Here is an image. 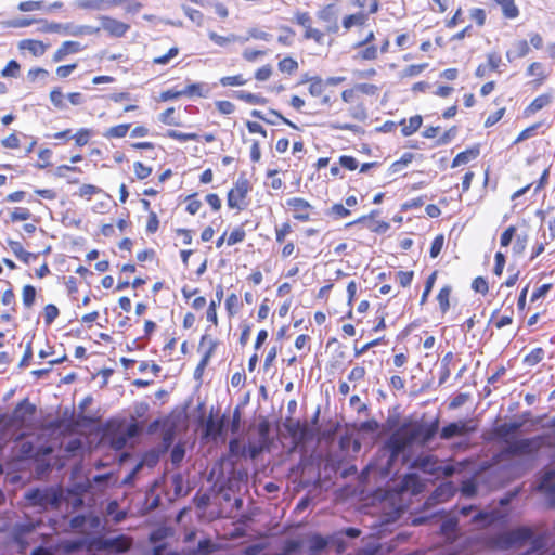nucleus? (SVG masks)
<instances>
[{
  "label": "nucleus",
  "instance_id": "nucleus-13",
  "mask_svg": "<svg viewBox=\"0 0 555 555\" xmlns=\"http://www.w3.org/2000/svg\"><path fill=\"white\" fill-rule=\"evenodd\" d=\"M103 545L105 548L116 553H124L131 546V540L126 535H117L104 540Z\"/></svg>",
  "mask_w": 555,
  "mask_h": 555
},
{
  "label": "nucleus",
  "instance_id": "nucleus-37",
  "mask_svg": "<svg viewBox=\"0 0 555 555\" xmlns=\"http://www.w3.org/2000/svg\"><path fill=\"white\" fill-rule=\"evenodd\" d=\"M171 483L177 496L186 494L184 489V477L181 473H177L171 476Z\"/></svg>",
  "mask_w": 555,
  "mask_h": 555
},
{
  "label": "nucleus",
  "instance_id": "nucleus-21",
  "mask_svg": "<svg viewBox=\"0 0 555 555\" xmlns=\"http://www.w3.org/2000/svg\"><path fill=\"white\" fill-rule=\"evenodd\" d=\"M223 298V286L217 285L216 287V299L211 300L208 310H207V320L209 322H212L214 324H217V306L220 305L221 300Z\"/></svg>",
  "mask_w": 555,
  "mask_h": 555
},
{
  "label": "nucleus",
  "instance_id": "nucleus-20",
  "mask_svg": "<svg viewBox=\"0 0 555 555\" xmlns=\"http://www.w3.org/2000/svg\"><path fill=\"white\" fill-rule=\"evenodd\" d=\"M552 102V95L541 94L537 96L525 109V115L530 116L541 111Z\"/></svg>",
  "mask_w": 555,
  "mask_h": 555
},
{
  "label": "nucleus",
  "instance_id": "nucleus-7",
  "mask_svg": "<svg viewBox=\"0 0 555 555\" xmlns=\"http://www.w3.org/2000/svg\"><path fill=\"white\" fill-rule=\"evenodd\" d=\"M36 412V406L27 399L22 400L11 414L9 424L23 427L28 425Z\"/></svg>",
  "mask_w": 555,
  "mask_h": 555
},
{
  "label": "nucleus",
  "instance_id": "nucleus-14",
  "mask_svg": "<svg viewBox=\"0 0 555 555\" xmlns=\"http://www.w3.org/2000/svg\"><path fill=\"white\" fill-rule=\"evenodd\" d=\"M455 488L451 482L441 483L429 496L430 503H441L454 494Z\"/></svg>",
  "mask_w": 555,
  "mask_h": 555
},
{
  "label": "nucleus",
  "instance_id": "nucleus-2",
  "mask_svg": "<svg viewBox=\"0 0 555 555\" xmlns=\"http://www.w3.org/2000/svg\"><path fill=\"white\" fill-rule=\"evenodd\" d=\"M495 545L499 548L512 551L516 555H530L544 547V539L530 528L522 527L500 534Z\"/></svg>",
  "mask_w": 555,
  "mask_h": 555
},
{
  "label": "nucleus",
  "instance_id": "nucleus-10",
  "mask_svg": "<svg viewBox=\"0 0 555 555\" xmlns=\"http://www.w3.org/2000/svg\"><path fill=\"white\" fill-rule=\"evenodd\" d=\"M287 206L293 208L294 218L299 221H308L310 219L309 209L312 208L309 202L300 197H293L287 199Z\"/></svg>",
  "mask_w": 555,
  "mask_h": 555
},
{
  "label": "nucleus",
  "instance_id": "nucleus-36",
  "mask_svg": "<svg viewBox=\"0 0 555 555\" xmlns=\"http://www.w3.org/2000/svg\"><path fill=\"white\" fill-rule=\"evenodd\" d=\"M129 129H130L129 124L117 125V126L111 127L105 132L104 135L106 138H124L127 134V132L129 131Z\"/></svg>",
  "mask_w": 555,
  "mask_h": 555
},
{
  "label": "nucleus",
  "instance_id": "nucleus-41",
  "mask_svg": "<svg viewBox=\"0 0 555 555\" xmlns=\"http://www.w3.org/2000/svg\"><path fill=\"white\" fill-rule=\"evenodd\" d=\"M23 304L25 307L30 308L34 305L36 298V289L31 285H25L23 287Z\"/></svg>",
  "mask_w": 555,
  "mask_h": 555
},
{
  "label": "nucleus",
  "instance_id": "nucleus-4",
  "mask_svg": "<svg viewBox=\"0 0 555 555\" xmlns=\"http://www.w3.org/2000/svg\"><path fill=\"white\" fill-rule=\"evenodd\" d=\"M543 446V437L506 440L504 453L509 456H533Z\"/></svg>",
  "mask_w": 555,
  "mask_h": 555
},
{
  "label": "nucleus",
  "instance_id": "nucleus-24",
  "mask_svg": "<svg viewBox=\"0 0 555 555\" xmlns=\"http://www.w3.org/2000/svg\"><path fill=\"white\" fill-rule=\"evenodd\" d=\"M422 117L420 115L412 116L408 121L404 119L401 121V132L404 137H409L416 132L422 126Z\"/></svg>",
  "mask_w": 555,
  "mask_h": 555
},
{
  "label": "nucleus",
  "instance_id": "nucleus-64",
  "mask_svg": "<svg viewBox=\"0 0 555 555\" xmlns=\"http://www.w3.org/2000/svg\"><path fill=\"white\" fill-rule=\"evenodd\" d=\"M472 288L477 293L486 294L489 289L488 282L482 276H478L473 281Z\"/></svg>",
  "mask_w": 555,
  "mask_h": 555
},
{
  "label": "nucleus",
  "instance_id": "nucleus-23",
  "mask_svg": "<svg viewBox=\"0 0 555 555\" xmlns=\"http://www.w3.org/2000/svg\"><path fill=\"white\" fill-rule=\"evenodd\" d=\"M367 21V14L364 12H358L354 14L347 15L343 18V27L349 30L353 26H362Z\"/></svg>",
  "mask_w": 555,
  "mask_h": 555
},
{
  "label": "nucleus",
  "instance_id": "nucleus-5",
  "mask_svg": "<svg viewBox=\"0 0 555 555\" xmlns=\"http://www.w3.org/2000/svg\"><path fill=\"white\" fill-rule=\"evenodd\" d=\"M39 23L41 26L39 27V31L41 33H57L65 36H85V35H93L96 34L100 28H94L89 25H75L73 23H54L48 22L46 20H40Z\"/></svg>",
  "mask_w": 555,
  "mask_h": 555
},
{
  "label": "nucleus",
  "instance_id": "nucleus-32",
  "mask_svg": "<svg viewBox=\"0 0 555 555\" xmlns=\"http://www.w3.org/2000/svg\"><path fill=\"white\" fill-rule=\"evenodd\" d=\"M451 291H452L451 286L447 285V286H443L437 295V300L439 302V307H440V310L442 311V313H446L450 307L449 298H450Z\"/></svg>",
  "mask_w": 555,
  "mask_h": 555
},
{
  "label": "nucleus",
  "instance_id": "nucleus-16",
  "mask_svg": "<svg viewBox=\"0 0 555 555\" xmlns=\"http://www.w3.org/2000/svg\"><path fill=\"white\" fill-rule=\"evenodd\" d=\"M328 541L319 534H313L307 540V555H321Z\"/></svg>",
  "mask_w": 555,
  "mask_h": 555
},
{
  "label": "nucleus",
  "instance_id": "nucleus-58",
  "mask_svg": "<svg viewBox=\"0 0 555 555\" xmlns=\"http://www.w3.org/2000/svg\"><path fill=\"white\" fill-rule=\"evenodd\" d=\"M18 70H20V64L16 61L12 60L2 69L1 75L3 77H16Z\"/></svg>",
  "mask_w": 555,
  "mask_h": 555
},
{
  "label": "nucleus",
  "instance_id": "nucleus-33",
  "mask_svg": "<svg viewBox=\"0 0 555 555\" xmlns=\"http://www.w3.org/2000/svg\"><path fill=\"white\" fill-rule=\"evenodd\" d=\"M280 72L293 74L298 69V62L291 56L284 57L278 64Z\"/></svg>",
  "mask_w": 555,
  "mask_h": 555
},
{
  "label": "nucleus",
  "instance_id": "nucleus-43",
  "mask_svg": "<svg viewBox=\"0 0 555 555\" xmlns=\"http://www.w3.org/2000/svg\"><path fill=\"white\" fill-rule=\"evenodd\" d=\"M456 527L457 521L453 518H450L441 524L440 530L448 539H451L456 531Z\"/></svg>",
  "mask_w": 555,
  "mask_h": 555
},
{
  "label": "nucleus",
  "instance_id": "nucleus-61",
  "mask_svg": "<svg viewBox=\"0 0 555 555\" xmlns=\"http://www.w3.org/2000/svg\"><path fill=\"white\" fill-rule=\"evenodd\" d=\"M133 168L137 178L140 180L147 178L152 172V169L150 167L144 166L141 162H135Z\"/></svg>",
  "mask_w": 555,
  "mask_h": 555
},
{
  "label": "nucleus",
  "instance_id": "nucleus-28",
  "mask_svg": "<svg viewBox=\"0 0 555 555\" xmlns=\"http://www.w3.org/2000/svg\"><path fill=\"white\" fill-rule=\"evenodd\" d=\"M317 16L320 21L328 24L337 18V10L334 3L327 4L318 11Z\"/></svg>",
  "mask_w": 555,
  "mask_h": 555
},
{
  "label": "nucleus",
  "instance_id": "nucleus-15",
  "mask_svg": "<svg viewBox=\"0 0 555 555\" xmlns=\"http://www.w3.org/2000/svg\"><path fill=\"white\" fill-rule=\"evenodd\" d=\"M81 44L77 41H65L62 46L54 52L52 60L54 62H61L64 57L72 53H77L81 51Z\"/></svg>",
  "mask_w": 555,
  "mask_h": 555
},
{
  "label": "nucleus",
  "instance_id": "nucleus-39",
  "mask_svg": "<svg viewBox=\"0 0 555 555\" xmlns=\"http://www.w3.org/2000/svg\"><path fill=\"white\" fill-rule=\"evenodd\" d=\"M159 461V453L155 450L146 452L141 461V463L137 466V472L142 465H146L147 467H154Z\"/></svg>",
  "mask_w": 555,
  "mask_h": 555
},
{
  "label": "nucleus",
  "instance_id": "nucleus-62",
  "mask_svg": "<svg viewBox=\"0 0 555 555\" xmlns=\"http://www.w3.org/2000/svg\"><path fill=\"white\" fill-rule=\"evenodd\" d=\"M428 66L427 63H423V64H416V65H410L408 67L404 68L403 70V76L404 77H413V76H417L418 74H421L426 67Z\"/></svg>",
  "mask_w": 555,
  "mask_h": 555
},
{
  "label": "nucleus",
  "instance_id": "nucleus-22",
  "mask_svg": "<svg viewBox=\"0 0 555 555\" xmlns=\"http://www.w3.org/2000/svg\"><path fill=\"white\" fill-rule=\"evenodd\" d=\"M224 423L223 420L216 421L211 416L207 420L205 425V436L214 439L221 436L223 431Z\"/></svg>",
  "mask_w": 555,
  "mask_h": 555
},
{
  "label": "nucleus",
  "instance_id": "nucleus-8",
  "mask_svg": "<svg viewBox=\"0 0 555 555\" xmlns=\"http://www.w3.org/2000/svg\"><path fill=\"white\" fill-rule=\"evenodd\" d=\"M248 191V180L244 177H240L235 183L234 189H231L228 193V206L230 208L242 209L240 204L246 197Z\"/></svg>",
  "mask_w": 555,
  "mask_h": 555
},
{
  "label": "nucleus",
  "instance_id": "nucleus-38",
  "mask_svg": "<svg viewBox=\"0 0 555 555\" xmlns=\"http://www.w3.org/2000/svg\"><path fill=\"white\" fill-rule=\"evenodd\" d=\"M268 115L270 116H273L274 118H270L268 116H266V119L263 120L264 122L269 124V125H276V119L281 120L282 122H284L285 125L294 128V129H298V127L292 122L291 120H288L287 118H285L284 116H282L278 111L275 109H269L268 112Z\"/></svg>",
  "mask_w": 555,
  "mask_h": 555
},
{
  "label": "nucleus",
  "instance_id": "nucleus-34",
  "mask_svg": "<svg viewBox=\"0 0 555 555\" xmlns=\"http://www.w3.org/2000/svg\"><path fill=\"white\" fill-rule=\"evenodd\" d=\"M216 551V545L209 539L201 540L196 550L193 551L194 555H207Z\"/></svg>",
  "mask_w": 555,
  "mask_h": 555
},
{
  "label": "nucleus",
  "instance_id": "nucleus-55",
  "mask_svg": "<svg viewBox=\"0 0 555 555\" xmlns=\"http://www.w3.org/2000/svg\"><path fill=\"white\" fill-rule=\"evenodd\" d=\"M295 21L298 25L305 28V31L308 29V27L312 26V20L308 12H297L295 14Z\"/></svg>",
  "mask_w": 555,
  "mask_h": 555
},
{
  "label": "nucleus",
  "instance_id": "nucleus-46",
  "mask_svg": "<svg viewBox=\"0 0 555 555\" xmlns=\"http://www.w3.org/2000/svg\"><path fill=\"white\" fill-rule=\"evenodd\" d=\"M543 356H544L543 349L535 348L525 357V363L528 365H531V366L535 365L543 359Z\"/></svg>",
  "mask_w": 555,
  "mask_h": 555
},
{
  "label": "nucleus",
  "instance_id": "nucleus-19",
  "mask_svg": "<svg viewBox=\"0 0 555 555\" xmlns=\"http://www.w3.org/2000/svg\"><path fill=\"white\" fill-rule=\"evenodd\" d=\"M8 245L11 251L26 264H28L31 260L37 258L35 254L26 251L20 242L9 240Z\"/></svg>",
  "mask_w": 555,
  "mask_h": 555
},
{
  "label": "nucleus",
  "instance_id": "nucleus-3",
  "mask_svg": "<svg viewBox=\"0 0 555 555\" xmlns=\"http://www.w3.org/2000/svg\"><path fill=\"white\" fill-rule=\"evenodd\" d=\"M62 492L54 486L31 487L24 492V500L29 507L46 512L60 505Z\"/></svg>",
  "mask_w": 555,
  "mask_h": 555
},
{
  "label": "nucleus",
  "instance_id": "nucleus-35",
  "mask_svg": "<svg viewBox=\"0 0 555 555\" xmlns=\"http://www.w3.org/2000/svg\"><path fill=\"white\" fill-rule=\"evenodd\" d=\"M185 456V448L182 443L176 444L170 453L171 464L179 466Z\"/></svg>",
  "mask_w": 555,
  "mask_h": 555
},
{
  "label": "nucleus",
  "instance_id": "nucleus-12",
  "mask_svg": "<svg viewBox=\"0 0 555 555\" xmlns=\"http://www.w3.org/2000/svg\"><path fill=\"white\" fill-rule=\"evenodd\" d=\"M475 430L474 427H468L466 422H454L444 426L440 431V438L449 440L455 436H462L469 431Z\"/></svg>",
  "mask_w": 555,
  "mask_h": 555
},
{
  "label": "nucleus",
  "instance_id": "nucleus-9",
  "mask_svg": "<svg viewBox=\"0 0 555 555\" xmlns=\"http://www.w3.org/2000/svg\"><path fill=\"white\" fill-rule=\"evenodd\" d=\"M538 490L542 492L551 506L555 505V472H545L539 482Z\"/></svg>",
  "mask_w": 555,
  "mask_h": 555
},
{
  "label": "nucleus",
  "instance_id": "nucleus-56",
  "mask_svg": "<svg viewBox=\"0 0 555 555\" xmlns=\"http://www.w3.org/2000/svg\"><path fill=\"white\" fill-rule=\"evenodd\" d=\"M17 8L21 12H30V11L40 10L42 8V1H33V0L22 1L18 3Z\"/></svg>",
  "mask_w": 555,
  "mask_h": 555
},
{
  "label": "nucleus",
  "instance_id": "nucleus-6",
  "mask_svg": "<svg viewBox=\"0 0 555 555\" xmlns=\"http://www.w3.org/2000/svg\"><path fill=\"white\" fill-rule=\"evenodd\" d=\"M416 466L425 474L439 477H450L455 473V467L451 464H443L435 456H424L416 460Z\"/></svg>",
  "mask_w": 555,
  "mask_h": 555
},
{
  "label": "nucleus",
  "instance_id": "nucleus-26",
  "mask_svg": "<svg viewBox=\"0 0 555 555\" xmlns=\"http://www.w3.org/2000/svg\"><path fill=\"white\" fill-rule=\"evenodd\" d=\"M234 96L238 100H242L246 103L254 104V105H263L267 102L266 98L258 95V94L247 92V91H243V90L235 91Z\"/></svg>",
  "mask_w": 555,
  "mask_h": 555
},
{
  "label": "nucleus",
  "instance_id": "nucleus-53",
  "mask_svg": "<svg viewBox=\"0 0 555 555\" xmlns=\"http://www.w3.org/2000/svg\"><path fill=\"white\" fill-rule=\"evenodd\" d=\"M444 244V237L442 234L437 235L430 246V257L436 258L441 253V249Z\"/></svg>",
  "mask_w": 555,
  "mask_h": 555
},
{
  "label": "nucleus",
  "instance_id": "nucleus-50",
  "mask_svg": "<svg viewBox=\"0 0 555 555\" xmlns=\"http://www.w3.org/2000/svg\"><path fill=\"white\" fill-rule=\"evenodd\" d=\"M378 56V50L375 46H369L365 49L361 50L356 57L366 61L376 60Z\"/></svg>",
  "mask_w": 555,
  "mask_h": 555
},
{
  "label": "nucleus",
  "instance_id": "nucleus-59",
  "mask_svg": "<svg viewBox=\"0 0 555 555\" xmlns=\"http://www.w3.org/2000/svg\"><path fill=\"white\" fill-rule=\"evenodd\" d=\"M59 315V309L56 306L49 304L44 307V321L50 325Z\"/></svg>",
  "mask_w": 555,
  "mask_h": 555
},
{
  "label": "nucleus",
  "instance_id": "nucleus-31",
  "mask_svg": "<svg viewBox=\"0 0 555 555\" xmlns=\"http://www.w3.org/2000/svg\"><path fill=\"white\" fill-rule=\"evenodd\" d=\"M414 158V155L412 153H404L400 159L393 162L390 167L389 171L391 175L397 173L401 171L404 167H406Z\"/></svg>",
  "mask_w": 555,
  "mask_h": 555
},
{
  "label": "nucleus",
  "instance_id": "nucleus-27",
  "mask_svg": "<svg viewBox=\"0 0 555 555\" xmlns=\"http://www.w3.org/2000/svg\"><path fill=\"white\" fill-rule=\"evenodd\" d=\"M502 9V12L507 18H515L519 14V10L516 7L514 0H493Z\"/></svg>",
  "mask_w": 555,
  "mask_h": 555
},
{
  "label": "nucleus",
  "instance_id": "nucleus-45",
  "mask_svg": "<svg viewBox=\"0 0 555 555\" xmlns=\"http://www.w3.org/2000/svg\"><path fill=\"white\" fill-rule=\"evenodd\" d=\"M184 14L194 23H196L198 26L203 24L204 15L198 10H195L193 8L182 5Z\"/></svg>",
  "mask_w": 555,
  "mask_h": 555
},
{
  "label": "nucleus",
  "instance_id": "nucleus-40",
  "mask_svg": "<svg viewBox=\"0 0 555 555\" xmlns=\"http://www.w3.org/2000/svg\"><path fill=\"white\" fill-rule=\"evenodd\" d=\"M281 30L283 31V34H281L278 37V41L285 47L292 46L294 42V36H295L294 30L287 26H282Z\"/></svg>",
  "mask_w": 555,
  "mask_h": 555
},
{
  "label": "nucleus",
  "instance_id": "nucleus-60",
  "mask_svg": "<svg viewBox=\"0 0 555 555\" xmlns=\"http://www.w3.org/2000/svg\"><path fill=\"white\" fill-rule=\"evenodd\" d=\"M30 211L27 208L17 207L14 209V211L11 214V220L12 221H25L30 218Z\"/></svg>",
  "mask_w": 555,
  "mask_h": 555
},
{
  "label": "nucleus",
  "instance_id": "nucleus-29",
  "mask_svg": "<svg viewBox=\"0 0 555 555\" xmlns=\"http://www.w3.org/2000/svg\"><path fill=\"white\" fill-rule=\"evenodd\" d=\"M478 154H479L478 149H470V150L461 152L454 157V159L452 162V167H457L460 165L467 164L469 160L475 159L478 156Z\"/></svg>",
  "mask_w": 555,
  "mask_h": 555
},
{
  "label": "nucleus",
  "instance_id": "nucleus-54",
  "mask_svg": "<svg viewBox=\"0 0 555 555\" xmlns=\"http://www.w3.org/2000/svg\"><path fill=\"white\" fill-rule=\"evenodd\" d=\"M437 272H433L426 281L424 292L422 294L421 298V305H424L434 287L435 281H436Z\"/></svg>",
  "mask_w": 555,
  "mask_h": 555
},
{
  "label": "nucleus",
  "instance_id": "nucleus-49",
  "mask_svg": "<svg viewBox=\"0 0 555 555\" xmlns=\"http://www.w3.org/2000/svg\"><path fill=\"white\" fill-rule=\"evenodd\" d=\"M50 100L55 107H57L60 109L66 108L64 95L60 89L56 88L50 92Z\"/></svg>",
  "mask_w": 555,
  "mask_h": 555
},
{
  "label": "nucleus",
  "instance_id": "nucleus-48",
  "mask_svg": "<svg viewBox=\"0 0 555 555\" xmlns=\"http://www.w3.org/2000/svg\"><path fill=\"white\" fill-rule=\"evenodd\" d=\"M220 83L223 87L244 86L246 83V79L242 75L224 76L220 79Z\"/></svg>",
  "mask_w": 555,
  "mask_h": 555
},
{
  "label": "nucleus",
  "instance_id": "nucleus-18",
  "mask_svg": "<svg viewBox=\"0 0 555 555\" xmlns=\"http://www.w3.org/2000/svg\"><path fill=\"white\" fill-rule=\"evenodd\" d=\"M18 48L21 50L29 51L35 56L43 55L47 50V46L42 41L34 39H24L20 41Z\"/></svg>",
  "mask_w": 555,
  "mask_h": 555
},
{
  "label": "nucleus",
  "instance_id": "nucleus-44",
  "mask_svg": "<svg viewBox=\"0 0 555 555\" xmlns=\"http://www.w3.org/2000/svg\"><path fill=\"white\" fill-rule=\"evenodd\" d=\"M178 54H179V49L177 47H172L169 49V51L166 54L154 57L153 63L159 64V65H166Z\"/></svg>",
  "mask_w": 555,
  "mask_h": 555
},
{
  "label": "nucleus",
  "instance_id": "nucleus-47",
  "mask_svg": "<svg viewBox=\"0 0 555 555\" xmlns=\"http://www.w3.org/2000/svg\"><path fill=\"white\" fill-rule=\"evenodd\" d=\"M324 37H325V35L323 31H321L318 28H314L312 26L308 27V29L304 34L305 39H312L319 44L323 43Z\"/></svg>",
  "mask_w": 555,
  "mask_h": 555
},
{
  "label": "nucleus",
  "instance_id": "nucleus-25",
  "mask_svg": "<svg viewBox=\"0 0 555 555\" xmlns=\"http://www.w3.org/2000/svg\"><path fill=\"white\" fill-rule=\"evenodd\" d=\"M530 51L529 44L526 40H518L514 43V48L512 51L506 53L507 59L511 61L512 59H520L526 56Z\"/></svg>",
  "mask_w": 555,
  "mask_h": 555
},
{
  "label": "nucleus",
  "instance_id": "nucleus-1",
  "mask_svg": "<svg viewBox=\"0 0 555 555\" xmlns=\"http://www.w3.org/2000/svg\"><path fill=\"white\" fill-rule=\"evenodd\" d=\"M439 429V421L431 423H404L386 441L385 448L389 451L388 463L393 462L400 453L413 443L427 446Z\"/></svg>",
  "mask_w": 555,
  "mask_h": 555
},
{
  "label": "nucleus",
  "instance_id": "nucleus-42",
  "mask_svg": "<svg viewBox=\"0 0 555 555\" xmlns=\"http://www.w3.org/2000/svg\"><path fill=\"white\" fill-rule=\"evenodd\" d=\"M324 92V83L320 77H311L309 93L312 96H320Z\"/></svg>",
  "mask_w": 555,
  "mask_h": 555
},
{
  "label": "nucleus",
  "instance_id": "nucleus-52",
  "mask_svg": "<svg viewBox=\"0 0 555 555\" xmlns=\"http://www.w3.org/2000/svg\"><path fill=\"white\" fill-rule=\"evenodd\" d=\"M202 89H203L202 85L192 83V85L186 86L183 90H181V93L184 96H193V95H198L202 98L206 96V94L202 92Z\"/></svg>",
  "mask_w": 555,
  "mask_h": 555
},
{
  "label": "nucleus",
  "instance_id": "nucleus-17",
  "mask_svg": "<svg viewBox=\"0 0 555 555\" xmlns=\"http://www.w3.org/2000/svg\"><path fill=\"white\" fill-rule=\"evenodd\" d=\"M520 422L504 423L495 427V436L506 443V440H512L509 436L521 427Z\"/></svg>",
  "mask_w": 555,
  "mask_h": 555
},
{
  "label": "nucleus",
  "instance_id": "nucleus-30",
  "mask_svg": "<svg viewBox=\"0 0 555 555\" xmlns=\"http://www.w3.org/2000/svg\"><path fill=\"white\" fill-rule=\"evenodd\" d=\"M208 37L209 39L216 43L217 46L219 47H225L232 42H235L237 41L240 38L234 35V34H230L228 36H221V35H218L217 33L215 31H209L208 33Z\"/></svg>",
  "mask_w": 555,
  "mask_h": 555
},
{
  "label": "nucleus",
  "instance_id": "nucleus-51",
  "mask_svg": "<svg viewBox=\"0 0 555 555\" xmlns=\"http://www.w3.org/2000/svg\"><path fill=\"white\" fill-rule=\"evenodd\" d=\"M245 235H246V233H245L244 229L236 228L228 236L227 243L230 246L235 245V244L242 242L245 238Z\"/></svg>",
  "mask_w": 555,
  "mask_h": 555
},
{
  "label": "nucleus",
  "instance_id": "nucleus-57",
  "mask_svg": "<svg viewBox=\"0 0 555 555\" xmlns=\"http://www.w3.org/2000/svg\"><path fill=\"white\" fill-rule=\"evenodd\" d=\"M249 38L269 41L271 39V35L258 28H250L248 30V37L245 38L243 41H247Z\"/></svg>",
  "mask_w": 555,
  "mask_h": 555
},
{
  "label": "nucleus",
  "instance_id": "nucleus-11",
  "mask_svg": "<svg viewBox=\"0 0 555 555\" xmlns=\"http://www.w3.org/2000/svg\"><path fill=\"white\" fill-rule=\"evenodd\" d=\"M102 28L113 37H122L129 29V25L118 20L102 16L101 18Z\"/></svg>",
  "mask_w": 555,
  "mask_h": 555
},
{
  "label": "nucleus",
  "instance_id": "nucleus-63",
  "mask_svg": "<svg viewBox=\"0 0 555 555\" xmlns=\"http://www.w3.org/2000/svg\"><path fill=\"white\" fill-rule=\"evenodd\" d=\"M339 165L348 170H354L358 167V160L348 155H343L339 157Z\"/></svg>",
  "mask_w": 555,
  "mask_h": 555
}]
</instances>
